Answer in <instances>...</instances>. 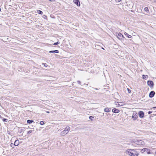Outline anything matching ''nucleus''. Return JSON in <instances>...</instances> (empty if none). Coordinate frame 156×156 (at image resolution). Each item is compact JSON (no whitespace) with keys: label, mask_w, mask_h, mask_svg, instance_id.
<instances>
[{"label":"nucleus","mask_w":156,"mask_h":156,"mask_svg":"<svg viewBox=\"0 0 156 156\" xmlns=\"http://www.w3.org/2000/svg\"><path fill=\"white\" fill-rule=\"evenodd\" d=\"M46 113H50V112H49V111H46Z\"/></svg>","instance_id":"obj_34"},{"label":"nucleus","mask_w":156,"mask_h":156,"mask_svg":"<svg viewBox=\"0 0 156 156\" xmlns=\"http://www.w3.org/2000/svg\"><path fill=\"white\" fill-rule=\"evenodd\" d=\"M154 0V2H156V0Z\"/></svg>","instance_id":"obj_41"},{"label":"nucleus","mask_w":156,"mask_h":156,"mask_svg":"<svg viewBox=\"0 0 156 156\" xmlns=\"http://www.w3.org/2000/svg\"><path fill=\"white\" fill-rule=\"evenodd\" d=\"M49 53H59V51L58 50H55L53 51H49Z\"/></svg>","instance_id":"obj_11"},{"label":"nucleus","mask_w":156,"mask_h":156,"mask_svg":"<svg viewBox=\"0 0 156 156\" xmlns=\"http://www.w3.org/2000/svg\"><path fill=\"white\" fill-rule=\"evenodd\" d=\"M127 90L128 92L129 93H130L131 90L129 89L128 88H127Z\"/></svg>","instance_id":"obj_29"},{"label":"nucleus","mask_w":156,"mask_h":156,"mask_svg":"<svg viewBox=\"0 0 156 156\" xmlns=\"http://www.w3.org/2000/svg\"><path fill=\"white\" fill-rule=\"evenodd\" d=\"M34 122L33 120H28L27 121V123L29 124H31L32 123Z\"/></svg>","instance_id":"obj_16"},{"label":"nucleus","mask_w":156,"mask_h":156,"mask_svg":"<svg viewBox=\"0 0 156 156\" xmlns=\"http://www.w3.org/2000/svg\"><path fill=\"white\" fill-rule=\"evenodd\" d=\"M37 12L38 14H40L42 15L43 14L42 11L40 10H37Z\"/></svg>","instance_id":"obj_17"},{"label":"nucleus","mask_w":156,"mask_h":156,"mask_svg":"<svg viewBox=\"0 0 156 156\" xmlns=\"http://www.w3.org/2000/svg\"><path fill=\"white\" fill-rule=\"evenodd\" d=\"M2 120L3 121V122H7V119H5V118H2Z\"/></svg>","instance_id":"obj_24"},{"label":"nucleus","mask_w":156,"mask_h":156,"mask_svg":"<svg viewBox=\"0 0 156 156\" xmlns=\"http://www.w3.org/2000/svg\"><path fill=\"white\" fill-rule=\"evenodd\" d=\"M151 113H152L151 112L149 111L148 112V114H151Z\"/></svg>","instance_id":"obj_32"},{"label":"nucleus","mask_w":156,"mask_h":156,"mask_svg":"<svg viewBox=\"0 0 156 156\" xmlns=\"http://www.w3.org/2000/svg\"><path fill=\"white\" fill-rule=\"evenodd\" d=\"M73 2L78 6V0H73Z\"/></svg>","instance_id":"obj_18"},{"label":"nucleus","mask_w":156,"mask_h":156,"mask_svg":"<svg viewBox=\"0 0 156 156\" xmlns=\"http://www.w3.org/2000/svg\"><path fill=\"white\" fill-rule=\"evenodd\" d=\"M1 9L0 8V12H1Z\"/></svg>","instance_id":"obj_42"},{"label":"nucleus","mask_w":156,"mask_h":156,"mask_svg":"<svg viewBox=\"0 0 156 156\" xmlns=\"http://www.w3.org/2000/svg\"><path fill=\"white\" fill-rule=\"evenodd\" d=\"M118 38L120 40H122L124 37L120 33H118L116 34Z\"/></svg>","instance_id":"obj_5"},{"label":"nucleus","mask_w":156,"mask_h":156,"mask_svg":"<svg viewBox=\"0 0 156 156\" xmlns=\"http://www.w3.org/2000/svg\"><path fill=\"white\" fill-rule=\"evenodd\" d=\"M156 108V107H153V108Z\"/></svg>","instance_id":"obj_40"},{"label":"nucleus","mask_w":156,"mask_h":156,"mask_svg":"<svg viewBox=\"0 0 156 156\" xmlns=\"http://www.w3.org/2000/svg\"><path fill=\"white\" fill-rule=\"evenodd\" d=\"M90 69L89 70L90 72L91 73H93L94 72L93 70L92 69Z\"/></svg>","instance_id":"obj_23"},{"label":"nucleus","mask_w":156,"mask_h":156,"mask_svg":"<svg viewBox=\"0 0 156 156\" xmlns=\"http://www.w3.org/2000/svg\"><path fill=\"white\" fill-rule=\"evenodd\" d=\"M58 44H59V42H58V41L57 42L55 43L54 44H53V45H56Z\"/></svg>","instance_id":"obj_25"},{"label":"nucleus","mask_w":156,"mask_h":156,"mask_svg":"<svg viewBox=\"0 0 156 156\" xmlns=\"http://www.w3.org/2000/svg\"><path fill=\"white\" fill-rule=\"evenodd\" d=\"M44 66L46 67L48 66V65H47V64H46V63H44Z\"/></svg>","instance_id":"obj_30"},{"label":"nucleus","mask_w":156,"mask_h":156,"mask_svg":"<svg viewBox=\"0 0 156 156\" xmlns=\"http://www.w3.org/2000/svg\"><path fill=\"white\" fill-rule=\"evenodd\" d=\"M147 85L151 88L153 87L154 86V83L151 81H148L147 82Z\"/></svg>","instance_id":"obj_6"},{"label":"nucleus","mask_w":156,"mask_h":156,"mask_svg":"<svg viewBox=\"0 0 156 156\" xmlns=\"http://www.w3.org/2000/svg\"><path fill=\"white\" fill-rule=\"evenodd\" d=\"M155 94V93L154 91H151L149 93V97L151 98H152L154 96Z\"/></svg>","instance_id":"obj_8"},{"label":"nucleus","mask_w":156,"mask_h":156,"mask_svg":"<svg viewBox=\"0 0 156 156\" xmlns=\"http://www.w3.org/2000/svg\"><path fill=\"white\" fill-rule=\"evenodd\" d=\"M147 75H143V78L144 79H146L147 78Z\"/></svg>","instance_id":"obj_20"},{"label":"nucleus","mask_w":156,"mask_h":156,"mask_svg":"<svg viewBox=\"0 0 156 156\" xmlns=\"http://www.w3.org/2000/svg\"><path fill=\"white\" fill-rule=\"evenodd\" d=\"M132 117L133 118V120H136L137 118V116L136 115H134V114H133V116H132Z\"/></svg>","instance_id":"obj_14"},{"label":"nucleus","mask_w":156,"mask_h":156,"mask_svg":"<svg viewBox=\"0 0 156 156\" xmlns=\"http://www.w3.org/2000/svg\"><path fill=\"white\" fill-rule=\"evenodd\" d=\"M144 11L146 12H149V9L147 7H145L144 8Z\"/></svg>","instance_id":"obj_19"},{"label":"nucleus","mask_w":156,"mask_h":156,"mask_svg":"<svg viewBox=\"0 0 156 156\" xmlns=\"http://www.w3.org/2000/svg\"><path fill=\"white\" fill-rule=\"evenodd\" d=\"M112 112L113 113H118L119 112V110L116 108H114L112 109Z\"/></svg>","instance_id":"obj_9"},{"label":"nucleus","mask_w":156,"mask_h":156,"mask_svg":"<svg viewBox=\"0 0 156 156\" xmlns=\"http://www.w3.org/2000/svg\"><path fill=\"white\" fill-rule=\"evenodd\" d=\"M124 34L127 37H128L129 38H130L132 37V36L131 35H129L126 32H125Z\"/></svg>","instance_id":"obj_13"},{"label":"nucleus","mask_w":156,"mask_h":156,"mask_svg":"<svg viewBox=\"0 0 156 156\" xmlns=\"http://www.w3.org/2000/svg\"><path fill=\"white\" fill-rule=\"evenodd\" d=\"M1 117V115H0V117Z\"/></svg>","instance_id":"obj_44"},{"label":"nucleus","mask_w":156,"mask_h":156,"mask_svg":"<svg viewBox=\"0 0 156 156\" xmlns=\"http://www.w3.org/2000/svg\"><path fill=\"white\" fill-rule=\"evenodd\" d=\"M40 124L41 125H43L44 124V122L43 121L40 122Z\"/></svg>","instance_id":"obj_27"},{"label":"nucleus","mask_w":156,"mask_h":156,"mask_svg":"<svg viewBox=\"0 0 156 156\" xmlns=\"http://www.w3.org/2000/svg\"><path fill=\"white\" fill-rule=\"evenodd\" d=\"M122 0H115L116 2H119L121 1Z\"/></svg>","instance_id":"obj_28"},{"label":"nucleus","mask_w":156,"mask_h":156,"mask_svg":"<svg viewBox=\"0 0 156 156\" xmlns=\"http://www.w3.org/2000/svg\"><path fill=\"white\" fill-rule=\"evenodd\" d=\"M138 114L140 118H143L144 116V113L143 111H140L139 112Z\"/></svg>","instance_id":"obj_7"},{"label":"nucleus","mask_w":156,"mask_h":156,"mask_svg":"<svg viewBox=\"0 0 156 156\" xmlns=\"http://www.w3.org/2000/svg\"><path fill=\"white\" fill-rule=\"evenodd\" d=\"M78 83H79V84L80 83V82L79 81Z\"/></svg>","instance_id":"obj_37"},{"label":"nucleus","mask_w":156,"mask_h":156,"mask_svg":"<svg viewBox=\"0 0 156 156\" xmlns=\"http://www.w3.org/2000/svg\"><path fill=\"white\" fill-rule=\"evenodd\" d=\"M110 109L111 108H105L104 109V111L105 112H108L110 111Z\"/></svg>","instance_id":"obj_12"},{"label":"nucleus","mask_w":156,"mask_h":156,"mask_svg":"<svg viewBox=\"0 0 156 156\" xmlns=\"http://www.w3.org/2000/svg\"><path fill=\"white\" fill-rule=\"evenodd\" d=\"M136 144L139 145H143L144 144V142L141 140H138L135 141Z\"/></svg>","instance_id":"obj_3"},{"label":"nucleus","mask_w":156,"mask_h":156,"mask_svg":"<svg viewBox=\"0 0 156 156\" xmlns=\"http://www.w3.org/2000/svg\"><path fill=\"white\" fill-rule=\"evenodd\" d=\"M22 131H23L22 129H21V131H20V133H21L22 132Z\"/></svg>","instance_id":"obj_36"},{"label":"nucleus","mask_w":156,"mask_h":156,"mask_svg":"<svg viewBox=\"0 0 156 156\" xmlns=\"http://www.w3.org/2000/svg\"><path fill=\"white\" fill-rule=\"evenodd\" d=\"M144 149H145V148H144V149H142L141 150V153H143L144 152H145V151H144Z\"/></svg>","instance_id":"obj_26"},{"label":"nucleus","mask_w":156,"mask_h":156,"mask_svg":"<svg viewBox=\"0 0 156 156\" xmlns=\"http://www.w3.org/2000/svg\"><path fill=\"white\" fill-rule=\"evenodd\" d=\"M133 3L132 2H127L126 5L130 9H132L133 7Z\"/></svg>","instance_id":"obj_4"},{"label":"nucleus","mask_w":156,"mask_h":156,"mask_svg":"<svg viewBox=\"0 0 156 156\" xmlns=\"http://www.w3.org/2000/svg\"><path fill=\"white\" fill-rule=\"evenodd\" d=\"M144 151H145L147 152V153L148 154H151V153L150 152V150L148 149L145 148Z\"/></svg>","instance_id":"obj_15"},{"label":"nucleus","mask_w":156,"mask_h":156,"mask_svg":"<svg viewBox=\"0 0 156 156\" xmlns=\"http://www.w3.org/2000/svg\"><path fill=\"white\" fill-rule=\"evenodd\" d=\"M19 144V140H15L14 145L15 146H17Z\"/></svg>","instance_id":"obj_10"},{"label":"nucleus","mask_w":156,"mask_h":156,"mask_svg":"<svg viewBox=\"0 0 156 156\" xmlns=\"http://www.w3.org/2000/svg\"><path fill=\"white\" fill-rule=\"evenodd\" d=\"M94 118V116H91L89 117V119L91 120H93Z\"/></svg>","instance_id":"obj_22"},{"label":"nucleus","mask_w":156,"mask_h":156,"mask_svg":"<svg viewBox=\"0 0 156 156\" xmlns=\"http://www.w3.org/2000/svg\"><path fill=\"white\" fill-rule=\"evenodd\" d=\"M102 49H104V48H103V47H102L101 48Z\"/></svg>","instance_id":"obj_38"},{"label":"nucleus","mask_w":156,"mask_h":156,"mask_svg":"<svg viewBox=\"0 0 156 156\" xmlns=\"http://www.w3.org/2000/svg\"><path fill=\"white\" fill-rule=\"evenodd\" d=\"M70 129V128L69 126L66 127L64 130L61 133V135L62 136H64L67 134L69 131Z\"/></svg>","instance_id":"obj_2"},{"label":"nucleus","mask_w":156,"mask_h":156,"mask_svg":"<svg viewBox=\"0 0 156 156\" xmlns=\"http://www.w3.org/2000/svg\"><path fill=\"white\" fill-rule=\"evenodd\" d=\"M33 131H34V130H30L29 131H28L27 134H30V133H32Z\"/></svg>","instance_id":"obj_21"},{"label":"nucleus","mask_w":156,"mask_h":156,"mask_svg":"<svg viewBox=\"0 0 156 156\" xmlns=\"http://www.w3.org/2000/svg\"><path fill=\"white\" fill-rule=\"evenodd\" d=\"M155 153L156 154V151L155 152Z\"/></svg>","instance_id":"obj_43"},{"label":"nucleus","mask_w":156,"mask_h":156,"mask_svg":"<svg viewBox=\"0 0 156 156\" xmlns=\"http://www.w3.org/2000/svg\"><path fill=\"white\" fill-rule=\"evenodd\" d=\"M126 153L130 156H138L139 153L136 149H128L126 151Z\"/></svg>","instance_id":"obj_1"},{"label":"nucleus","mask_w":156,"mask_h":156,"mask_svg":"<svg viewBox=\"0 0 156 156\" xmlns=\"http://www.w3.org/2000/svg\"><path fill=\"white\" fill-rule=\"evenodd\" d=\"M78 2H79V6H80V2L79 1H78Z\"/></svg>","instance_id":"obj_35"},{"label":"nucleus","mask_w":156,"mask_h":156,"mask_svg":"<svg viewBox=\"0 0 156 156\" xmlns=\"http://www.w3.org/2000/svg\"><path fill=\"white\" fill-rule=\"evenodd\" d=\"M43 16H44V19H45L46 18H47L46 16L45 15H44Z\"/></svg>","instance_id":"obj_31"},{"label":"nucleus","mask_w":156,"mask_h":156,"mask_svg":"<svg viewBox=\"0 0 156 156\" xmlns=\"http://www.w3.org/2000/svg\"><path fill=\"white\" fill-rule=\"evenodd\" d=\"M118 105H120L119 104H118Z\"/></svg>","instance_id":"obj_39"},{"label":"nucleus","mask_w":156,"mask_h":156,"mask_svg":"<svg viewBox=\"0 0 156 156\" xmlns=\"http://www.w3.org/2000/svg\"><path fill=\"white\" fill-rule=\"evenodd\" d=\"M14 145V144H12V143L11 144V145L12 147V146H13V145Z\"/></svg>","instance_id":"obj_33"}]
</instances>
